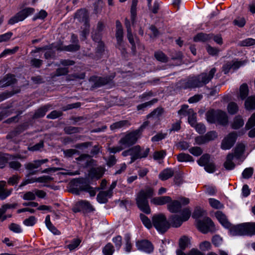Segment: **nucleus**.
I'll use <instances>...</instances> for the list:
<instances>
[{
    "mask_svg": "<svg viewBox=\"0 0 255 255\" xmlns=\"http://www.w3.org/2000/svg\"><path fill=\"white\" fill-rule=\"evenodd\" d=\"M6 185L5 181H0V199L4 200L9 196L11 193L12 189H6L4 188Z\"/></svg>",
    "mask_w": 255,
    "mask_h": 255,
    "instance_id": "nucleus-21",
    "label": "nucleus"
},
{
    "mask_svg": "<svg viewBox=\"0 0 255 255\" xmlns=\"http://www.w3.org/2000/svg\"><path fill=\"white\" fill-rule=\"evenodd\" d=\"M242 65L241 62H228L226 63L223 67V71L225 74L228 73L230 70L233 69L234 70L237 69L241 65Z\"/></svg>",
    "mask_w": 255,
    "mask_h": 255,
    "instance_id": "nucleus-22",
    "label": "nucleus"
},
{
    "mask_svg": "<svg viewBox=\"0 0 255 255\" xmlns=\"http://www.w3.org/2000/svg\"><path fill=\"white\" fill-rule=\"evenodd\" d=\"M8 228L11 231L15 233H20L22 231L20 226L15 223L10 224Z\"/></svg>",
    "mask_w": 255,
    "mask_h": 255,
    "instance_id": "nucleus-58",
    "label": "nucleus"
},
{
    "mask_svg": "<svg viewBox=\"0 0 255 255\" xmlns=\"http://www.w3.org/2000/svg\"><path fill=\"white\" fill-rule=\"evenodd\" d=\"M37 220L34 216H30L23 221V224L26 226H33L36 223Z\"/></svg>",
    "mask_w": 255,
    "mask_h": 255,
    "instance_id": "nucleus-56",
    "label": "nucleus"
},
{
    "mask_svg": "<svg viewBox=\"0 0 255 255\" xmlns=\"http://www.w3.org/2000/svg\"><path fill=\"white\" fill-rule=\"evenodd\" d=\"M190 239L187 237L183 236L179 240L180 248L185 249L190 244Z\"/></svg>",
    "mask_w": 255,
    "mask_h": 255,
    "instance_id": "nucleus-47",
    "label": "nucleus"
},
{
    "mask_svg": "<svg viewBox=\"0 0 255 255\" xmlns=\"http://www.w3.org/2000/svg\"><path fill=\"white\" fill-rule=\"evenodd\" d=\"M213 36V34H207L205 33H199L194 38L195 41H207L210 39Z\"/></svg>",
    "mask_w": 255,
    "mask_h": 255,
    "instance_id": "nucleus-38",
    "label": "nucleus"
},
{
    "mask_svg": "<svg viewBox=\"0 0 255 255\" xmlns=\"http://www.w3.org/2000/svg\"><path fill=\"white\" fill-rule=\"evenodd\" d=\"M114 251V247L111 243L107 244L103 249L104 255H112Z\"/></svg>",
    "mask_w": 255,
    "mask_h": 255,
    "instance_id": "nucleus-45",
    "label": "nucleus"
},
{
    "mask_svg": "<svg viewBox=\"0 0 255 255\" xmlns=\"http://www.w3.org/2000/svg\"><path fill=\"white\" fill-rule=\"evenodd\" d=\"M136 247L138 250L149 253L153 251L151 244L147 241H140L136 242Z\"/></svg>",
    "mask_w": 255,
    "mask_h": 255,
    "instance_id": "nucleus-19",
    "label": "nucleus"
},
{
    "mask_svg": "<svg viewBox=\"0 0 255 255\" xmlns=\"http://www.w3.org/2000/svg\"><path fill=\"white\" fill-rule=\"evenodd\" d=\"M153 226L160 233L165 232L170 227V224L163 214L154 215L152 218Z\"/></svg>",
    "mask_w": 255,
    "mask_h": 255,
    "instance_id": "nucleus-5",
    "label": "nucleus"
},
{
    "mask_svg": "<svg viewBox=\"0 0 255 255\" xmlns=\"http://www.w3.org/2000/svg\"><path fill=\"white\" fill-rule=\"evenodd\" d=\"M169 221L171 225L175 228L180 227L183 222L181 217L177 215H174L170 216Z\"/></svg>",
    "mask_w": 255,
    "mask_h": 255,
    "instance_id": "nucleus-29",
    "label": "nucleus"
},
{
    "mask_svg": "<svg viewBox=\"0 0 255 255\" xmlns=\"http://www.w3.org/2000/svg\"><path fill=\"white\" fill-rule=\"evenodd\" d=\"M22 198L25 200H34L36 198L35 194L31 191L26 192L23 194Z\"/></svg>",
    "mask_w": 255,
    "mask_h": 255,
    "instance_id": "nucleus-60",
    "label": "nucleus"
},
{
    "mask_svg": "<svg viewBox=\"0 0 255 255\" xmlns=\"http://www.w3.org/2000/svg\"><path fill=\"white\" fill-rule=\"evenodd\" d=\"M217 117V111L210 110L206 113L207 121L210 123H216Z\"/></svg>",
    "mask_w": 255,
    "mask_h": 255,
    "instance_id": "nucleus-36",
    "label": "nucleus"
},
{
    "mask_svg": "<svg viewBox=\"0 0 255 255\" xmlns=\"http://www.w3.org/2000/svg\"><path fill=\"white\" fill-rule=\"evenodd\" d=\"M216 69L212 68L208 73H202L197 76L188 78L183 83L184 88H196L203 86L208 83L213 78Z\"/></svg>",
    "mask_w": 255,
    "mask_h": 255,
    "instance_id": "nucleus-2",
    "label": "nucleus"
},
{
    "mask_svg": "<svg viewBox=\"0 0 255 255\" xmlns=\"http://www.w3.org/2000/svg\"><path fill=\"white\" fill-rule=\"evenodd\" d=\"M112 79L111 77H100L98 79V81H97V87L107 84L109 83L112 80Z\"/></svg>",
    "mask_w": 255,
    "mask_h": 255,
    "instance_id": "nucleus-62",
    "label": "nucleus"
},
{
    "mask_svg": "<svg viewBox=\"0 0 255 255\" xmlns=\"http://www.w3.org/2000/svg\"><path fill=\"white\" fill-rule=\"evenodd\" d=\"M76 159L79 161V164L84 167H90L94 164V160L89 155H81Z\"/></svg>",
    "mask_w": 255,
    "mask_h": 255,
    "instance_id": "nucleus-18",
    "label": "nucleus"
},
{
    "mask_svg": "<svg viewBox=\"0 0 255 255\" xmlns=\"http://www.w3.org/2000/svg\"><path fill=\"white\" fill-rule=\"evenodd\" d=\"M212 160L210 156L208 154H203L197 161L198 164L201 166H205Z\"/></svg>",
    "mask_w": 255,
    "mask_h": 255,
    "instance_id": "nucleus-39",
    "label": "nucleus"
},
{
    "mask_svg": "<svg viewBox=\"0 0 255 255\" xmlns=\"http://www.w3.org/2000/svg\"><path fill=\"white\" fill-rule=\"evenodd\" d=\"M140 218L143 224L146 228L148 229L152 228L153 226L152 222L151 223L150 220L146 216L141 214L140 215Z\"/></svg>",
    "mask_w": 255,
    "mask_h": 255,
    "instance_id": "nucleus-44",
    "label": "nucleus"
},
{
    "mask_svg": "<svg viewBox=\"0 0 255 255\" xmlns=\"http://www.w3.org/2000/svg\"><path fill=\"white\" fill-rule=\"evenodd\" d=\"M230 233L232 236L255 235V222L245 223L231 227Z\"/></svg>",
    "mask_w": 255,
    "mask_h": 255,
    "instance_id": "nucleus-4",
    "label": "nucleus"
},
{
    "mask_svg": "<svg viewBox=\"0 0 255 255\" xmlns=\"http://www.w3.org/2000/svg\"><path fill=\"white\" fill-rule=\"evenodd\" d=\"M78 206L82 210H84L87 212H91L94 210V208L89 202L86 200H81L77 202Z\"/></svg>",
    "mask_w": 255,
    "mask_h": 255,
    "instance_id": "nucleus-27",
    "label": "nucleus"
},
{
    "mask_svg": "<svg viewBox=\"0 0 255 255\" xmlns=\"http://www.w3.org/2000/svg\"><path fill=\"white\" fill-rule=\"evenodd\" d=\"M34 12V9L32 7L25 8L12 17L8 20V24L12 25L19 21L24 20L27 16L32 14Z\"/></svg>",
    "mask_w": 255,
    "mask_h": 255,
    "instance_id": "nucleus-9",
    "label": "nucleus"
},
{
    "mask_svg": "<svg viewBox=\"0 0 255 255\" xmlns=\"http://www.w3.org/2000/svg\"><path fill=\"white\" fill-rule=\"evenodd\" d=\"M199 247L200 250L203 252H206L211 249L212 245L209 242L204 241L200 244Z\"/></svg>",
    "mask_w": 255,
    "mask_h": 255,
    "instance_id": "nucleus-52",
    "label": "nucleus"
},
{
    "mask_svg": "<svg viewBox=\"0 0 255 255\" xmlns=\"http://www.w3.org/2000/svg\"><path fill=\"white\" fill-rule=\"evenodd\" d=\"M130 125L129 122L127 120L121 121L113 123L110 126L112 130H115L124 127H127Z\"/></svg>",
    "mask_w": 255,
    "mask_h": 255,
    "instance_id": "nucleus-32",
    "label": "nucleus"
},
{
    "mask_svg": "<svg viewBox=\"0 0 255 255\" xmlns=\"http://www.w3.org/2000/svg\"><path fill=\"white\" fill-rule=\"evenodd\" d=\"M128 26V30H127V37L129 40V42L132 45V49L134 50L135 49V43L134 41L133 36L131 33V30L130 27Z\"/></svg>",
    "mask_w": 255,
    "mask_h": 255,
    "instance_id": "nucleus-57",
    "label": "nucleus"
},
{
    "mask_svg": "<svg viewBox=\"0 0 255 255\" xmlns=\"http://www.w3.org/2000/svg\"><path fill=\"white\" fill-rule=\"evenodd\" d=\"M177 160L179 162H193L194 159L193 157L188 154L181 153L177 156Z\"/></svg>",
    "mask_w": 255,
    "mask_h": 255,
    "instance_id": "nucleus-41",
    "label": "nucleus"
},
{
    "mask_svg": "<svg viewBox=\"0 0 255 255\" xmlns=\"http://www.w3.org/2000/svg\"><path fill=\"white\" fill-rule=\"evenodd\" d=\"M193 110L192 109H189L187 105H183L181 109L178 111V114L182 118L186 116H189L193 113Z\"/></svg>",
    "mask_w": 255,
    "mask_h": 255,
    "instance_id": "nucleus-37",
    "label": "nucleus"
},
{
    "mask_svg": "<svg viewBox=\"0 0 255 255\" xmlns=\"http://www.w3.org/2000/svg\"><path fill=\"white\" fill-rule=\"evenodd\" d=\"M254 172V169L251 167L246 168L242 173V176L244 178L248 179L250 178Z\"/></svg>",
    "mask_w": 255,
    "mask_h": 255,
    "instance_id": "nucleus-59",
    "label": "nucleus"
},
{
    "mask_svg": "<svg viewBox=\"0 0 255 255\" xmlns=\"http://www.w3.org/2000/svg\"><path fill=\"white\" fill-rule=\"evenodd\" d=\"M130 149L132 153L130 163H132L135 159L138 158L146 157L149 151V148H146L144 151L142 152L140 146L137 145L133 147Z\"/></svg>",
    "mask_w": 255,
    "mask_h": 255,
    "instance_id": "nucleus-12",
    "label": "nucleus"
},
{
    "mask_svg": "<svg viewBox=\"0 0 255 255\" xmlns=\"http://www.w3.org/2000/svg\"><path fill=\"white\" fill-rule=\"evenodd\" d=\"M116 38L117 41V45L120 48L124 45V31L121 23L117 20L116 21Z\"/></svg>",
    "mask_w": 255,
    "mask_h": 255,
    "instance_id": "nucleus-15",
    "label": "nucleus"
},
{
    "mask_svg": "<svg viewBox=\"0 0 255 255\" xmlns=\"http://www.w3.org/2000/svg\"><path fill=\"white\" fill-rule=\"evenodd\" d=\"M50 106L46 105L43 107L39 109L34 114L33 116L34 118H39L43 117L49 109Z\"/></svg>",
    "mask_w": 255,
    "mask_h": 255,
    "instance_id": "nucleus-40",
    "label": "nucleus"
},
{
    "mask_svg": "<svg viewBox=\"0 0 255 255\" xmlns=\"http://www.w3.org/2000/svg\"><path fill=\"white\" fill-rule=\"evenodd\" d=\"M15 76L12 75H7L3 79L0 81V87H6L15 83Z\"/></svg>",
    "mask_w": 255,
    "mask_h": 255,
    "instance_id": "nucleus-24",
    "label": "nucleus"
},
{
    "mask_svg": "<svg viewBox=\"0 0 255 255\" xmlns=\"http://www.w3.org/2000/svg\"><path fill=\"white\" fill-rule=\"evenodd\" d=\"M153 195V190L149 187H147L144 189L140 190L136 195V202L137 205L140 210L146 214L150 213L147 198L152 197Z\"/></svg>",
    "mask_w": 255,
    "mask_h": 255,
    "instance_id": "nucleus-3",
    "label": "nucleus"
},
{
    "mask_svg": "<svg viewBox=\"0 0 255 255\" xmlns=\"http://www.w3.org/2000/svg\"><path fill=\"white\" fill-rule=\"evenodd\" d=\"M48 161V159H44L41 160H35L33 162H29L25 164V168L27 170L29 171V175H34L36 173V171L35 169H37L41 165L45 163Z\"/></svg>",
    "mask_w": 255,
    "mask_h": 255,
    "instance_id": "nucleus-13",
    "label": "nucleus"
},
{
    "mask_svg": "<svg viewBox=\"0 0 255 255\" xmlns=\"http://www.w3.org/2000/svg\"><path fill=\"white\" fill-rule=\"evenodd\" d=\"M157 101V99H154L150 101L145 102L144 103L138 105L137 106V110L138 111L144 110L146 108L151 106L153 104L155 103Z\"/></svg>",
    "mask_w": 255,
    "mask_h": 255,
    "instance_id": "nucleus-49",
    "label": "nucleus"
},
{
    "mask_svg": "<svg viewBox=\"0 0 255 255\" xmlns=\"http://www.w3.org/2000/svg\"><path fill=\"white\" fill-rule=\"evenodd\" d=\"M112 196L111 191H101L97 197L98 201L100 203H105L108 199Z\"/></svg>",
    "mask_w": 255,
    "mask_h": 255,
    "instance_id": "nucleus-30",
    "label": "nucleus"
},
{
    "mask_svg": "<svg viewBox=\"0 0 255 255\" xmlns=\"http://www.w3.org/2000/svg\"><path fill=\"white\" fill-rule=\"evenodd\" d=\"M249 94L248 87L246 84H242L240 88V98L242 100L246 99Z\"/></svg>",
    "mask_w": 255,
    "mask_h": 255,
    "instance_id": "nucleus-42",
    "label": "nucleus"
},
{
    "mask_svg": "<svg viewBox=\"0 0 255 255\" xmlns=\"http://www.w3.org/2000/svg\"><path fill=\"white\" fill-rule=\"evenodd\" d=\"M238 137L237 133L235 132H231L227 134L222 140L221 148L223 150H229L235 144Z\"/></svg>",
    "mask_w": 255,
    "mask_h": 255,
    "instance_id": "nucleus-11",
    "label": "nucleus"
},
{
    "mask_svg": "<svg viewBox=\"0 0 255 255\" xmlns=\"http://www.w3.org/2000/svg\"><path fill=\"white\" fill-rule=\"evenodd\" d=\"M16 206V204H5L1 206L0 208V220H1L2 215L6 212V211L11 208H15Z\"/></svg>",
    "mask_w": 255,
    "mask_h": 255,
    "instance_id": "nucleus-43",
    "label": "nucleus"
},
{
    "mask_svg": "<svg viewBox=\"0 0 255 255\" xmlns=\"http://www.w3.org/2000/svg\"><path fill=\"white\" fill-rule=\"evenodd\" d=\"M215 216L219 222L225 228H229L231 227L230 223L228 222L226 216L221 211H217L215 213Z\"/></svg>",
    "mask_w": 255,
    "mask_h": 255,
    "instance_id": "nucleus-20",
    "label": "nucleus"
},
{
    "mask_svg": "<svg viewBox=\"0 0 255 255\" xmlns=\"http://www.w3.org/2000/svg\"><path fill=\"white\" fill-rule=\"evenodd\" d=\"M95 178L96 169L94 167H92L89 171L86 179V181L88 183L85 182V184H82L80 187L81 190L88 193L90 197L95 196L96 194V190L95 188L92 187L89 183H91L90 180L93 181Z\"/></svg>",
    "mask_w": 255,
    "mask_h": 255,
    "instance_id": "nucleus-6",
    "label": "nucleus"
},
{
    "mask_svg": "<svg viewBox=\"0 0 255 255\" xmlns=\"http://www.w3.org/2000/svg\"><path fill=\"white\" fill-rule=\"evenodd\" d=\"M245 108L248 110L255 109V96H251L247 98L245 103Z\"/></svg>",
    "mask_w": 255,
    "mask_h": 255,
    "instance_id": "nucleus-34",
    "label": "nucleus"
},
{
    "mask_svg": "<svg viewBox=\"0 0 255 255\" xmlns=\"http://www.w3.org/2000/svg\"><path fill=\"white\" fill-rule=\"evenodd\" d=\"M166 155L165 150L155 151L153 154V158L155 160H161L163 159Z\"/></svg>",
    "mask_w": 255,
    "mask_h": 255,
    "instance_id": "nucleus-53",
    "label": "nucleus"
},
{
    "mask_svg": "<svg viewBox=\"0 0 255 255\" xmlns=\"http://www.w3.org/2000/svg\"><path fill=\"white\" fill-rule=\"evenodd\" d=\"M254 126H255V113L249 118L245 128L247 129H249Z\"/></svg>",
    "mask_w": 255,
    "mask_h": 255,
    "instance_id": "nucleus-54",
    "label": "nucleus"
},
{
    "mask_svg": "<svg viewBox=\"0 0 255 255\" xmlns=\"http://www.w3.org/2000/svg\"><path fill=\"white\" fill-rule=\"evenodd\" d=\"M167 208L171 212H177L180 209L181 205V202L177 200H174L169 201L167 203Z\"/></svg>",
    "mask_w": 255,
    "mask_h": 255,
    "instance_id": "nucleus-25",
    "label": "nucleus"
},
{
    "mask_svg": "<svg viewBox=\"0 0 255 255\" xmlns=\"http://www.w3.org/2000/svg\"><path fill=\"white\" fill-rule=\"evenodd\" d=\"M246 146V144L243 143L237 144L234 150V157L243 161L246 158V156L244 155Z\"/></svg>",
    "mask_w": 255,
    "mask_h": 255,
    "instance_id": "nucleus-16",
    "label": "nucleus"
},
{
    "mask_svg": "<svg viewBox=\"0 0 255 255\" xmlns=\"http://www.w3.org/2000/svg\"><path fill=\"white\" fill-rule=\"evenodd\" d=\"M244 125V121L240 116H237L235 117L232 124L231 127L234 129H238L242 127Z\"/></svg>",
    "mask_w": 255,
    "mask_h": 255,
    "instance_id": "nucleus-31",
    "label": "nucleus"
},
{
    "mask_svg": "<svg viewBox=\"0 0 255 255\" xmlns=\"http://www.w3.org/2000/svg\"><path fill=\"white\" fill-rule=\"evenodd\" d=\"M191 154L195 156H198L202 154L203 153L202 149L198 146L193 147L189 149Z\"/></svg>",
    "mask_w": 255,
    "mask_h": 255,
    "instance_id": "nucleus-55",
    "label": "nucleus"
},
{
    "mask_svg": "<svg viewBox=\"0 0 255 255\" xmlns=\"http://www.w3.org/2000/svg\"><path fill=\"white\" fill-rule=\"evenodd\" d=\"M34 12V9L32 7L25 8L12 17L8 20V24L12 25L19 21L24 20L27 16L32 14Z\"/></svg>",
    "mask_w": 255,
    "mask_h": 255,
    "instance_id": "nucleus-10",
    "label": "nucleus"
},
{
    "mask_svg": "<svg viewBox=\"0 0 255 255\" xmlns=\"http://www.w3.org/2000/svg\"><path fill=\"white\" fill-rule=\"evenodd\" d=\"M205 170L209 173H213L216 170V166L213 161H211L204 166Z\"/></svg>",
    "mask_w": 255,
    "mask_h": 255,
    "instance_id": "nucleus-63",
    "label": "nucleus"
},
{
    "mask_svg": "<svg viewBox=\"0 0 255 255\" xmlns=\"http://www.w3.org/2000/svg\"><path fill=\"white\" fill-rule=\"evenodd\" d=\"M18 49V47H15L12 49H7L4 50L0 54V57H3L6 55H10L15 53Z\"/></svg>",
    "mask_w": 255,
    "mask_h": 255,
    "instance_id": "nucleus-61",
    "label": "nucleus"
},
{
    "mask_svg": "<svg viewBox=\"0 0 255 255\" xmlns=\"http://www.w3.org/2000/svg\"><path fill=\"white\" fill-rule=\"evenodd\" d=\"M209 202L211 206L215 209H221L223 207V205L219 201L215 199L210 198Z\"/></svg>",
    "mask_w": 255,
    "mask_h": 255,
    "instance_id": "nucleus-50",
    "label": "nucleus"
},
{
    "mask_svg": "<svg viewBox=\"0 0 255 255\" xmlns=\"http://www.w3.org/2000/svg\"><path fill=\"white\" fill-rule=\"evenodd\" d=\"M53 179L52 177L48 175H44L37 178V181L39 183H46L51 181Z\"/></svg>",
    "mask_w": 255,
    "mask_h": 255,
    "instance_id": "nucleus-64",
    "label": "nucleus"
},
{
    "mask_svg": "<svg viewBox=\"0 0 255 255\" xmlns=\"http://www.w3.org/2000/svg\"><path fill=\"white\" fill-rule=\"evenodd\" d=\"M75 18L79 21L83 22V25H85L86 27L87 26V25H89V14L85 9L78 10L75 14Z\"/></svg>",
    "mask_w": 255,
    "mask_h": 255,
    "instance_id": "nucleus-17",
    "label": "nucleus"
},
{
    "mask_svg": "<svg viewBox=\"0 0 255 255\" xmlns=\"http://www.w3.org/2000/svg\"><path fill=\"white\" fill-rule=\"evenodd\" d=\"M163 112V109L161 108H158L154 110L150 114L147 116L148 121L144 122L138 129L128 133L122 137L120 140L119 144L123 146L125 148L134 144L140 137V132L152 123L157 122L159 120V117Z\"/></svg>",
    "mask_w": 255,
    "mask_h": 255,
    "instance_id": "nucleus-1",
    "label": "nucleus"
},
{
    "mask_svg": "<svg viewBox=\"0 0 255 255\" xmlns=\"http://www.w3.org/2000/svg\"><path fill=\"white\" fill-rule=\"evenodd\" d=\"M138 2V0H132V4L130 8V13H131V19L132 22H134L135 20V18L136 15V5Z\"/></svg>",
    "mask_w": 255,
    "mask_h": 255,
    "instance_id": "nucleus-46",
    "label": "nucleus"
},
{
    "mask_svg": "<svg viewBox=\"0 0 255 255\" xmlns=\"http://www.w3.org/2000/svg\"><path fill=\"white\" fill-rule=\"evenodd\" d=\"M227 110L230 114H235L238 111L239 107L236 103L231 102L228 105Z\"/></svg>",
    "mask_w": 255,
    "mask_h": 255,
    "instance_id": "nucleus-48",
    "label": "nucleus"
},
{
    "mask_svg": "<svg viewBox=\"0 0 255 255\" xmlns=\"http://www.w3.org/2000/svg\"><path fill=\"white\" fill-rule=\"evenodd\" d=\"M81 240L78 239H75L67 246V248L70 250V251H73L76 249L80 245Z\"/></svg>",
    "mask_w": 255,
    "mask_h": 255,
    "instance_id": "nucleus-51",
    "label": "nucleus"
},
{
    "mask_svg": "<svg viewBox=\"0 0 255 255\" xmlns=\"http://www.w3.org/2000/svg\"><path fill=\"white\" fill-rule=\"evenodd\" d=\"M217 123L222 125H226L228 122V117L227 114L222 111H217Z\"/></svg>",
    "mask_w": 255,
    "mask_h": 255,
    "instance_id": "nucleus-23",
    "label": "nucleus"
},
{
    "mask_svg": "<svg viewBox=\"0 0 255 255\" xmlns=\"http://www.w3.org/2000/svg\"><path fill=\"white\" fill-rule=\"evenodd\" d=\"M171 201V198L169 196H162L152 198L151 203L156 205H162Z\"/></svg>",
    "mask_w": 255,
    "mask_h": 255,
    "instance_id": "nucleus-26",
    "label": "nucleus"
},
{
    "mask_svg": "<svg viewBox=\"0 0 255 255\" xmlns=\"http://www.w3.org/2000/svg\"><path fill=\"white\" fill-rule=\"evenodd\" d=\"M34 12V9L32 7L25 8L12 17L8 20V24L12 25L19 21L24 20L27 16L32 14Z\"/></svg>",
    "mask_w": 255,
    "mask_h": 255,
    "instance_id": "nucleus-7",
    "label": "nucleus"
},
{
    "mask_svg": "<svg viewBox=\"0 0 255 255\" xmlns=\"http://www.w3.org/2000/svg\"><path fill=\"white\" fill-rule=\"evenodd\" d=\"M174 174L173 171L170 168H167L161 171L159 174V178L161 180H166L171 177Z\"/></svg>",
    "mask_w": 255,
    "mask_h": 255,
    "instance_id": "nucleus-33",
    "label": "nucleus"
},
{
    "mask_svg": "<svg viewBox=\"0 0 255 255\" xmlns=\"http://www.w3.org/2000/svg\"><path fill=\"white\" fill-rule=\"evenodd\" d=\"M234 155L232 153L228 154L226 157V160L224 163V166L227 170H232L235 167V164L233 161L234 159Z\"/></svg>",
    "mask_w": 255,
    "mask_h": 255,
    "instance_id": "nucleus-28",
    "label": "nucleus"
},
{
    "mask_svg": "<svg viewBox=\"0 0 255 255\" xmlns=\"http://www.w3.org/2000/svg\"><path fill=\"white\" fill-rule=\"evenodd\" d=\"M97 47V58H102L107 56V52L105 49L104 44L102 41L98 42Z\"/></svg>",
    "mask_w": 255,
    "mask_h": 255,
    "instance_id": "nucleus-35",
    "label": "nucleus"
},
{
    "mask_svg": "<svg viewBox=\"0 0 255 255\" xmlns=\"http://www.w3.org/2000/svg\"><path fill=\"white\" fill-rule=\"evenodd\" d=\"M34 12V9L32 7L25 8L12 17L8 20V24L12 25L19 21L24 20L27 16L32 14Z\"/></svg>",
    "mask_w": 255,
    "mask_h": 255,
    "instance_id": "nucleus-8",
    "label": "nucleus"
},
{
    "mask_svg": "<svg viewBox=\"0 0 255 255\" xmlns=\"http://www.w3.org/2000/svg\"><path fill=\"white\" fill-rule=\"evenodd\" d=\"M213 226V222L209 218H205L203 221H200L197 223L198 229L203 233L211 231Z\"/></svg>",
    "mask_w": 255,
    "mask_h": 255,
    "instance_id": "nucleus-14",
    "label": "nucleus"
}]
</instances>
